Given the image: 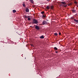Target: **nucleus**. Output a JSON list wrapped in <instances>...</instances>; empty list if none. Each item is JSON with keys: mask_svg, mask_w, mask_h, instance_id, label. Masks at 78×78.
<instances>
[{"mask_svg": "<svg viewBox=\"0 0 78 78\" xmlns=\"http://www.w3.org/2000/svg\"><path fill=\"white\" fill-rule=\"evenodd\" d=\"M61 3L63 4V5H62V6H63V7H67V5L66 4V2H61Z\"/></svg>", "mask_w": 78, "mask_h": 78, "instance_id": "nucleus-1", "label": "nucleus"}, {"mask_svg": "<svg viewBox=\"0 0 78 78\" xmlns=\"http://www.w3.org/2000/svg\"><path fill=\"white\" fill-rule=\"evenodd\" d=\"M33 23L34 24H37L38 23V21L35 19L33 20Z\"/></svg>", "mask_w": 78, "mask_h": 78, "instance_id": "nucleus-2", "label": "nucleus"}, {"mask_svg": "<svg viewBox=\"0 0 78 78\" xmlns=\"http://www.w3.org/2000/svg\"><path fill=\"white\" fill-rule=\"evenodd\" d=\"M48 23L47 21H44L42 22V24L43 25H47Z\"/></svg>", "mask_w": 78, "mask_h": 78, "instance_id": "nucleus-3", "label": "nucleus"}, {"mask_svg": "<svg viewBox=\"0 0 78 78\" xmlns=\"http://www.w3.org/2000/svg\"><path fill=\"white\" fill-rule=\"evenodd\" d=\"M35 28L37 30H39L40 29L39 27L37 25L35 26Z\"/></svg>", "mask_w": 78, "mask_h": 78, "instance_id": "nucleus-4", "label": "nucleus"}, {"mask_svg": "<svg viewBox=\"0 0 78 78\" xmlns=\"http://www.w3.org/2000/svg\"><path fill=\"white\" fill-rule=\"evenodd\" d=\"M27 18H28V20H30V21L31 20V19L30 18V16H27Z\"/></svg>", "mask_w": 78, "mask_h": 78, "instance_id": "nucleus-5", "label": "nucleus"}, {"mask_svg": "<svg viewBox=\"0 0 78 78\" xmlns=\"http://www.w3.org/2000/svg\"><path fill=\"white\" fill-rule=\"evenodd\" d=\"M74 21H75L76 23H78V20L76 19H74Z\"/></svg>", "mask_w": 78, "mask_h": 78, "instance_id": "nucleus-6", "label": "nucleus"}, {"mask_svg": "<svg viewBox=\"0 0 78 78\" xmlns=\"http://www.w3.org/2000/svg\"><path fill=\"white\" fill-rule=\"evenodd\" d=\"M26 11L27 12H29V9H28V8H26Z\"/></svg>", "mask_w": 78, "mask_h": 78, "instance_id": "nucleus-7", "label": "nucleus"}, {"mask_svg": "<svg viewBox=\"0 0 78 78\" xmlns=\"http://www.w3.org/2000/svg\"><path fill=\"white\" fill-rule=\"evenodd\" d=\"M72 12H73V13H74L76 11L75 10L73 9H72Z\"/></svg>", "mask_w": 78, "mask_h": 78, "instance_id": "nucleus-8", "label": "nucleus"}, {"mask_svg": "<svg viewBox=\"0 0 78 78\" xmlns=\"http://www.w3.org/2000/svg\"><path fill=\"white\" fill-rule=\"evenodd\" d=\"M40 37L42 39H43L44 38V36H43V35L41 36Z\"/></svg>", "mask_w": 78, "mask_h": 78, "instance_id": "nucleus-9", "label": "nucleus"}, {"mask_svg": "<svg viewBox=\"0 0 78 78\" xmlns=\"http://www.w3.org/2000/svg\"><path fill=\"white\" fill-rule=\"evenodd\" d=\"M46 8L48 9V10H49V9L50 8V7L48 6Z\"/></svg>", "mask_w": 78, "mask_h": 78, "instance_id": "nucleus-10", "label": "nucleus"}, {"mask_svg": "<svg viewBox=\"0 0 78 78\" xmlns=\"http://www.w3.org/2000/svg\"><path fill=\"white\" fill-rule=\"evenodd\" d=\"M30 0V1L31 3H32L33 4L34 3L33 0Z\"/></svg>", "mask_w": 78, "mask_h": 78, "instance_id": "nucleus-11", "label": "nucleus"}, {"mask_svg": "<svg viewBox=\"0 0 78 78\" xmlns=\"http://www.w3.org/2000/svg\"><path fill=\"white\" fill-rule=\"evenodd\" d=\"M54 50L55 51L57 50H58V48L56 47H54Z\"/></svg>", "mask_w": 78, "mask_h": 78, "instance_id": "nucleus-12", "label": "nucleus"}, {"mask_svg": "<svg viewBox=\"0 0 78 78\" xmlns=\"http://www.w3.org/2000/svg\"><path fill=\"white\" fill-rule=\"evenodd\" d=\"M13 13H15L16 12V11L15 10H13Z\"/></svg>", "mask_w": 78, "mask_h": 78, "instance_id": "nucleus-13", "label": "nucleus"}, {"mask_svg": "<svg viewBox=\"0 0 78 78\" xmlns=\"http://www.w3.org/2000/svg\"><path fill=\"white\" fill-rule=\"evenodd\" d=\"M23 3H24V2H23ZM23 6L24 7H25V4H24V3L23 4Z\"/></svg>", "mask_w": 78, "mask_h": 78, "instance_id": "nucleus-14", "label": "nucleus"}, {"mask_svg": "<svg viewBox=\"0 0 78 78\" xmlns=\"http://www.w3.org/2000/svg\"><path fill=\"white\" fill-rule=\"evenodd\" d=\"M54 35L57 36L58 35V34L57 33H54Z\"/></svg>", "mask_w": 78, "mask_h": 78, "instance_id": "nucleus-15", "label": "nucleus"}, {"mask_svg": "<svg viewBox=\"0 0 78 78\" xmlns=\"http://www.w3.org/2000/svg\"><path fill=\"white\" fill-rule=\"evenodd\" d=\"M44 12H41V13L42 14H44Z\"/></svg>", "mask_w": 78, "mask_h": 78, "instance_id": "nucleus-16", "label": "nucleus"}, {"mask_svg": "<svg viewBox=\"0 0 78 78\" xmlns=\"http://www.w3.org/2000/svg\"><path fill=\"white\" fill-rule=\"evenodd\" d=\"M51 9H53V6H51Z\"/></svg>", "mask_w": 78, "mask_h": 78, "instance_id": "nucleus-17", "label": "nucleus"}, {"mask_svg": "<svg viewBox=\"0 0 78 78\" xmlns=\"http://www.w3.org/2000/svg\"><path fill=\"white\" fill-rule=\"evenodd\" d=\"M25 18L26 19H27L28 17H27V16H26L25 15Z\"/></svg>", "mask_w": 78, "mask_h": 78, "instance_id": "nucleus-18", "label": "nucleus"}, {"mask_svg": "<svg viewBox=\"0 0 78 78\" xmlns=\"http://www.w3.org/2000/svg\"><path fill=\"white\" fill-rule=\"evenodd\" d=\"M43 17L45 18V17H46V16H44V15H43Z\"/></svg>", "mask_w": 78, "mask_h": 78, "instance_id": "nucleus-19", "label": "nucleus"}, {"mask_svg": "<svg viewBox=\"0 0 78 78\" xmlns=\"http://www.w3.org/2000/svg\"><path fill=\"white\" fill-rule=\"evenodd\" d=\"M58 34H59V35H61V33H58Z\"/></svg>", "mask_w": 78, "mask_h": 78, "instance_id": "nucleus-20", "label": "nucleus"}, {"mask_svg": "<svg viewBox=\"0 0 78 78\" xmlns=\"http://www.w3.org/2000/svg\"><path fill=\"white\" fill-rule=\"evenodd\" d=\"M55 53H58V51H55Z\"/></svg>", "mask_w": 78, "mask_h": 78, "instance_id": "nucleus-21", "label": "nucleus"}, {"mask_svg": "<svg viewBox=\"0 0 78 78\" xmlns=\"http://www.w3.org/2000/svg\"><path fill=\"white\" fill-rule=\"evenodd\" d=\"M60 6H62V5H60Z\"/></svg>", "mask_w": 78, "mask_h": 78, "instance_id": "nucleus-22", "label": "nucleus"}, {"mask_svg": "<svg viewBox=\"0 0 78 78\" xmlns=\"http://www.w3.org/2000/svg\"><path fill=\"white\" fill-rule=\"evenodd\" d=\"M71 18L73 19V17H72V18Z\"/></svg>", "mask_w": 78, "mask_h": 78, "instance_id": "nucleus-23", "label": "nucleus"}, {"mask_svg": "<svg viewBox=\"0 0 78 78\" xmlns=\"http://www.w3.org/2000/svg\"><path fill=\"white\" fill-rule=\"evenodd\" d=\"M71 5V4H69V5Z\"/></svg>", "mask_w": 78, "mask_h": 78, "instance_id": "nucleus-24", "label": "nucleus"}]
</instances>
